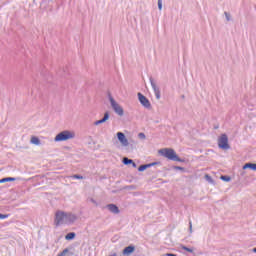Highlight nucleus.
<instances>
[{
    "label": "nucleus",
    "mask_w": 256,
    "mask_h": 256,
    "mask_svg": "<svg viewBox=\"0 0 256 256\" xmlns=\"http://www.w3.org/2000/svg\"><path fill=\"white\" fill-rule=\"evenodd\" d=\"M122 163H124L125 165H131L133 163V160L127 157H124L122 160Z\"/></svg>",
    "instance_id": "obj_17"
},
{
    "label": "nucleus",
    "mask_w": 256,
    "mask_h": 256,
    "mask_svg": "<svg viewBox=\"0 0 256 256\" xmlns=\"http://www.w3.org/2000/svg\"><path fill=\"white\" fill-rule=\"evenodd\" d=\"M118 141L121 143L122 147H129V140L123 132H117L116 134Z\"/></svg>",
    "instance_id": "obj_8"
},
{
    "label": "nucleus",
    "mask_w": 256,
    "mask_h": 256,
    "mask_svg": "<svg viewBox=\"0 0 256 256\" xmlns=\"http://www.w3.org/2000/svg\"><path fill=\"white\" fill-rule=\"evenodd\" d=\"M132 253H135V246L130 245L124 248L123 250V255H131Z\"/></svg>",
    "instance_id": "obj_11"
},
{
    "label": "nucleus",
    "mask_w": 256,
    "mask_h": 256,
    "mask_svg": "<svg viewBox=\"0 0 256 256\" xmlns=\"http://www.w3.org/2000/svg\"><path fill=\"white\" fill-rule=\"evenodd\" d=\"M128 189H133V186H128Z\"/></svg>",
    "instance_id": "obj_32"
},
{
    "label": "nucleus",
    "mask_w": 256,
    "mask_h": 256,
    "mask_svg": "<svg viewBox=\"0 0 256 256\" xmlns=\"http://www.w3.org/2000/svg\"><path fill=\"white\" fill-rule=\"evenodd\" d=\"M206 179H208V181H211V176L206 175Z\"/></svg>",
    "instance_id": "obj_30"
},
{
    "label": "nucleus",
    "mask_w": 256,
    "mask_h": 256,
    "mask_svg": "<svg viewBox=\"0 0 256 256\" xmlns=\"http://www.w3.org/2000/svg\"><path fill=\"white\" fill-rule=\"evenodd\" d=\"M158 153L162 155V157L169 159V161H178V163H183V159L177 155V152H175L173 148L160 149Z\"/></svg>",
    "instance_id": "obj_2"
},
{
    "label": "nucleus",
    "mask_w": 256,
    "mask_h": 256,
    "mask_svg": "<svg viewBox=\"0 0 256 256\" xmlns=\"http://www.w3.org/2000/svg\"><path fill=\"white\" fill-rule=\"evenodd\" d=\"M107 121H109V112H105L103 118L95 121L94 125H101L103 123H106Z\"/></svg>",
    "instance_id": "obj_10"
},
{
    "label": "nucleus",
    "mask_w": 256,
    "mask_h": 256,
    "mask_svg": "<svg viewBox=\"0 0 256 256\" xmlns=\"http://www.w3.org/2000/svg\"><path fill=\"white\" fill-rule=\"evenodd\" d=\"M72 179H83V176H81L79 174H75L72 176Z\"/></svg>",
    "instance_id": "obj_24"
},
{
    "label": "nucleus",
    "mask_w": 256,
    "mask_h": 256,
    "mask_svg": "<svg viewBox=\"0 0 256 256\" xmlns=\"http://www.w3.org/2000/svg\"><path fill=\"white\" fill-rule=\"evenodd\" d=\"M242 169H251L252 171H256V164L255 163H246Z\"/></svg>",
    "instance_id": "obj_13"
},
{
    "label": "nucleus",
    "mask_w": 256,
    "mask_h": 256,
    "mask_svg": "<svg viewBox=\"0 0 256 256\" xmlns=\"http://www.w3.org/2000/svg\"><path fill=\"white\" fill-rule=\"evenodd\" d=\"M69 253V248L64 249L61 253H59L57 256H65Z\"/></svg>",
    "instance_id": "obj_20"
},
{
    "label": "nucleus",
    "mask_w": 256,
    "mask_h": 256,
    "mask_svg": "<svg viewBox=\"0 0 256 256\" xmlns=\"http://www.w3.org/2000/svg\"><path fill=\"white\" fill-rule=\"evenodd\" d=\"M220 179L222 181H225L226 183H229V181H231V177H229L227 175L221 176Z\"/></svg>",
    "instance_id": "obj_19"
},
{
    "label": "nucleus",
    "mask_w": 256,
    "mask_h": 256,
    "mask_svg": "<svg viewBox=\"0 0 256 256\" xmlns=\"http://www.w3.org/2000/svg\"><path fill=\"white\" fill-rule=\"evenodd\" d=\"M9 214H0V219H7Z\"/></svg>",
    "instance_id": "obj_26"
},
{
    "label": "nucleus",
    "mask_w": 256,
    "mask_h": 256,
    "mask_svg": "<svg viewBox=\"0 0 256 256\" xmlns=\"http://www.w3.org/2000/svg\"><path fill=\"white\" fill-rule=\"evenodd\" d=\"M91 202H92V203H96L93 199H91Z\"/></svg>",
    "instance_id": "obj_33"
},
{
    "label": "nucleus",
    "mask_w": 256,
    "mask_h": 256,
    "mask_svg": "<svg viewBox=\"0 0 256 256\" xmlns=\"http://www.w3.org/2000/svg\"><path fill=\"white\" fill-rule=\"evenodd\" d=\"M218 147L219 149H223L224 151L231 149V146L229 145V137H227V134H222L219 137Z\"/></svg>",
    "instance_id": "obj_5"
},
{
    "label": "nucleus",
    "mask_w": 256,
    "mask_h": 256,
    "mask_svg": "<svg viewBox=\"0 0 256 256\" xmlns=\"http://www.w3.org/2000/svg\"><path fill=\"white\" fill-rule=\"evenodd\" d=\"M75 237H77V234H75V232H70V233L66 234L65 239H66V241H73V239H75Z\"/></svg>",
    "instance_id": "obj_14"
},
{
    "label": "nucleus",
    "mask_w": 256,
    "mask_h": 256,
    "mask_svg": "<svg viewBox=\"0 0 256 256\" xmlns=\"http://www.w3.org/2000/svg\"><path fill=\"white\" fill-rule=\"evenodd\" d=\"M174 169L178 170V171H184L185 168L181 167V166H175Z\"/></svg>",
    "instance_id": "obj_27"
},
{
    "label": "nucleus",
    "mask_w": 256,
    "mask_h": 256,
    "mask_svg": "<svg viewBox=\"0 0 256 256\" xmlns=\"http://www.w3.org/2000/svg\"><path fill=\"white\" fill-rule=\"evenodd\" d=\"M138 100L140 101L141 105L145 107V109H151V102L141 92L138 93Z\"/></svg>",
    "instance_id": "obj_6"
},
{
    "label": "nucleus",
    "mask_w": 256,
    "mask_h": 256,
    "mask_svg": "<svg viewBox=\"0 0 256 256\" xmlns=\"http://www.w3.org/2000/svg\"><path fill=\"white\" fill-rule=\"evenodd\" d=\"M253 253H256V247L252 249Z\"/></svg>",
    "instance_id": "obj_31"
},
{
    "label": "nucleus",
    "mask_w": 256,
    "mask_h": 256,
    "mask_svg": "<svg viewBox=\"0 0 256 256\" xmlns=\"http://www.w3.org/2000/svg\"><path fill=\"white\" fill-rule=\"evenodd\" d=\"M69 139H75V133L68 130H64L55 136L54 141L56 142L69 141Z\"/></svg>",
    "instance_id": "obj_4"
},
{
    "label": "nucleus",
    "mask_w": 256,
    "mask_h": 256,
    "mask_svg": "<svg viewBox=\"0 0 256 256\" xmlns=\"http://www.w3.org/2000/svg\"><path fill=\"white\" fill-rule=\"evenodd\" d=\"M158 9L161 11L163 9V0H158Z\"/></svg>",
    "instance_id": "obj_23"
},
{
    "label": "nucleus",
    "mask_w": 256,
    "mask_h": 256,
    "mask_svg": "<svg viewBox=\"0 0 256 256\" xmlns=\"http://www.w3.org/2000/svg\"><path fill=\"white\" fill-rule=\"evenodd\" d=\"M75 221H77V216L75 214L63 211H57L55 214L54 223L56 227H59V225H71V223H75Z\"/></svg>",
    "instance_id": "obj_1"
},
{
    "label": "nucleus",
    "mask_w": 256,
    "mask_h": 256,
    "mask_svg": "<svg viewBox=\"0 0 256 256\" xmlns=\"http://www.w3.org/2000/svg\"><path fill=\"white\" fill-rule=\"evenodd\" d=\"M181 249H183V251H187L188 253H193V248H189L185 245H181Z\"/></svg>",
    "instance_id": "obj_18"
},
{
    "label": "nucleus",
    "mask_w": 256,
    "mask_h": 256,
    "mask_svg": "<svg viewBox=\"0 0 256 256\" xmlns=\"http://www.w3.org/2000/svg\"><path fill=\"white\" fill-rule=\"evenodd\" d=\"M30 143L33 145H41V140L37 136H33L30 140Z\"/></svg>",
    "instance_id": "obj_15"
},
{
    "label": "nucleus",
    "mask_w": 256,
    "mask_h": 256,
    "mask_svg": "<svg viewBox=\"0 0 256 256\" xmlns=\"http://www.w3.org/2000/svg\"><path fill=\"white\" fill-rule=\"evenodd\" d=\"M131 165L134 167V169L137 168V164L135 162H133Z\"/></svg>",
    "instance_id": "obj_29"
},
{
    "label": "nucleus",
    "mask_w": 256,
    "mask_h": 256,
    "mask_svg": "<svg viewBox=\"0 0 256 256\" xmlns=\"http://www.w3.org/2000/svg\"><path fill=\"white\" fill-rule=\"evenodd\" d=\"M189 232L193 233V223L191 221L189 222Z\"/></svg>",
    "instance_id": "obj_25"
},
{
    "label": "nucleus",
    "mask_w": 256,
    "mask_h": 256,
    "mask_svg": "<svg viewBox=\"0 0 256 256\" xmlns=\"http://www.w3.org/2000/svg\"><path fill=\"white\" fill-rule=\"evenodd\" d=\"M107 209L110 211V213H114V215H119L120 213L119 207L115 204H108Z\"/></svg>",
    "instance_id": "obj_9"
},
{
    "label": "nucleus",
    "mask_w": 256,
    "mask_h": 256,
    "mask_svg": "<svg viewBox=\"0 0 256 256\" xmlns=\"http://www.w3.org/2000/svg\"><path fill=\"white\" fill-rule=\"evenodd\" d=\"M150 84L155 93L156 99L159 101V99H161V89L159 88V86H157V83H155V80H153V77H150Z\"/></svg>",
    "instance_id": "obj_7"
},
{
    "label": "nucleus",
    "mask_w": 256,
    "mask_h": 256,
    "mask_svg": "<svg viewBox=\"0 0 256 256\" xmlns=\"http://www.w3.org/2000/svg\"><path fill=\"white\" fill-rule=\"evenodd\" d=\"M108 99L110 101V105L114 113H116V115H119V117H123V115H125V111L123 110V107H121V105H119V103L115 101V98H113L111 94H108Z\"/></svg>",
    "instance_id": "obj_3"
},
{
    "label": "nucleus",
    "mask_w": 256,
    "mask_h": 256,
    "mask_svg": "<svg viewBox=\"0 0 256 256\" xmlns=\"http://www.w3.org/2000/svg\"><path fill=\"white\" fill-rule=\"evenodd\" d=\"M154 165H157V162H153V163H150V164H143V165H140V166L138 167V171L143 172V171H145L146 169H149V167H153Z\"/></svg>",
    "instance_id": "obj_12"
},
{
    "label": "nucleus",
    "mask_w": 256,
    "mask_h": 256,
    "mask_svg": "<svg viewBox=\"0 0 256 256\" xmlns=\"http://www.w3.org/2000/svg\"><path fill=\"white\" fill-rule=\"evenodd\" d=\"M9 181H16V178L13 177H6V178H2L0 179V183H7Z\"/></svg>",
    "instance_id": "obj_16"
},
{
    "label": "nucleus",
    "mask_w": 256,
    "mask_h": 256,
    "mask_svg": "<svg viewBox=\"0 0 256 256\" xmlns=\"http://www.w3.org/2000/svg\"><path fill=\"white\" fill-rule=\"evenodd\" d=\"M166 256H177V255L173 253H167Z\"/></svg>",
    "instance_id": "obj_28"
},
{
    "label": "nucleus",
    "mask_w": 256,
    "mask_h": 256,
    "mask_svg": "<svg viewBox=\"0 0 256 256\" xmlns=\"http://www.w3.org/2000/svg\"><path fill=\"white\" fill-rule=\"evenodd\" d=\"M224 15L226 17V21H231V14L229 12H224Z\"/></svg>",
    "instance_id": "obj_22"
},
{
    "label": "nucleus",
    "mask_w": 256,
    "mask_h": 256,
    "mask_svg": "<svg viewBox=\"0 0 256 256\" xmlns=\"http://www.w3.org/2000/svg\"><path fill=\"white\" fill-rule=\"evenodd\" d=\"M146 138H147V136H145V133L140 132V133L138 134V139L145 140Z\"/></svg>",
    "instance_id": "obj_21"
}]
</instances>
